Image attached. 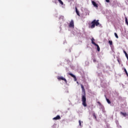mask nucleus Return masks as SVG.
I'll use <instances>...</instances> for the list:
<instances>
[{"label": "nucleus", "instance_id": "f257e3e1", "mask_svg": "<svg viewBox=\"0 0 128 128\" xmlns=\"http://www.w3.org/2000/svg\"><path fill=\"white\" fill-rule=\"evenodd\" d=\"M81 88L82 90V104L84 106H86L88 105L86 104V90H84V85L81 84Z\"/></svg>", "mask_w": 128, "mask_h": 128}, {"label": "nucleus", "instance_id": "f03ea898", "mask_svg": "<svg viewBox=\"0 0 128 128\" xmlns=\"http://www.w3.org/2000/svg\"><path fill=\"white\" fill-rule=\"evenodd\" d=\"M100 20H93L90 24H89V28H96V26H98L100 25Z\"/></svg>", "mask_w": 128, "mask_h": 128}, {"label": "nucleus", "instance_id": "7ed1b4c3", "mask_svg": "<svg viewBox=\"0 0 128 128\" xmlns=\"http://www.w3.org/2000/svg\"><path fill=\"white\" fill-rule=\"evenodd\" d=\"M57 78L58 80H64V82H65L66 84H68V81L66 80V78H64L63 76H58L57 77Z\"/></svg>", "mask_w": 128, "mask_h": 128}, {"label": "nucleus", "instance_id": "20e7f679", "mask_svg": "<svg viewBox=\"0 0 128 128\" xmlns=\"http://www.w3.org/2000/svg\"><path fill=\"white\" fill-rule=\"evenodd\" d=\"M70 28H74V20H72L69 24Z\"/></svg>", "mask_w": 128, "mask_h": 128}, {"label": "nucleus", "instance_id": "39448f33", "mask_svg": "<svg viewBox=\"0 0 128 128\" xmlns=\"http://www.w3.org/2000/svg\"><path fill=\"white\" fill-rule=\"evenodd\" d=\"M68 74H69V76H72V78H74V82H76L77 79H76V76H74V74H72V73H69Z\"/></svg>", "mask_w": 128, "mask_h": 128}, {"label": "nucleus", "instance_id": "423d86ee", "mask_svg": "<svg viewBox=\"0 0 128 128\" xmlns=\"http://www.w3.org/2000/svg\"><path fill=\"white\" fill-rule=\"evenodd\" d=\"M53 120H60V116L58 115L56 117L54 118Z\"/></svg>", "mask_w": 128, "mask_h": 128}, {"label": "nucleus", "instance_id": "0eeeda50", "mask_svg": "<svg viewBox=\"0 0 128 128\" xmlns=\"http://www.w3.org/2000/svg\"><path fill=\"white\" fill-rule=\"evenodd\" d=\"M92 4H93L95 8H98V4H96L94 1H92Z\"/></svg>", "mask_w": 128, "mask_h": 128}, {"label": "nucleus", "instance_id": "6e6552de", "mask_svg": "<svg viewBox=\"0 0 128 128\" xmlns=\"http://www.w3.org/2000/svg\"><path fill=\"white\" fill-rule=\"evenodd\" d=\"M94 46H96L97 47L98 52H100V46H98V44H96Z\"/></svg>", "mask_w": 128, "mask_h": 128}, {"label": "nucleus", "instance_id": "1a4fd4ad", "mask_svg": "<svg viewBox=\"0 0 128 128\" xmlns=\"http://www.w3.org/2000/svg\"><path fill=\"white\" fill-rule=\"evenodd\" d=\"M76 12L77 15L78 16H80V12H78V8L76 7Z\"/></svg>", "mask_w": 128, "mask_h": 128}, {"label": "nucleus", "instance_id": "9d476101", "mask_svg": "<svg viewBox=\"0 0 128 128\" xmlns=\"http://www.w3.org/2000/svg\"><path fill=\"white\" fill-rule=\"evenodd\" d=\"M92 44H94V46L96 44V42H94V38H92Z\"/></svg>", "mask_w": 128, "mask_h": 128}, {"label": "nucleus", "instance_id": "9b49d317", "mask_svg": "<svg viewBox=\"0 0 128 128\" xmlns=\"http://www.w3.org/2000/svg\"><path fill=\"white\" fill-rule=\"evenodd\" d=\"M120 114H122V116H126V113L120 112Z\"/></svg>", "mask_w": 128, "mask_h": 128}, {"label": "nucleus", "instance_id": "f8f14e48", "mask_svg": "<svg viewBox=\"0 0 128 128\" xmlns=\"http://www.w3.org/2000/svg\"><path fill=\"white\" fill-rule=\"evenodd\" d=\"M106 100L107 102H108L109 104H111L110 100H108V98H106Z\"/></svg>", "mask_w": 128, "mask_h": 128}, {"label": "nucleus", "instance_id": "ddd939ff", "mask_svg": "<svg viewBox=\"0 0 128 128\" xmlns=\"http://www.w3.org/2000/svg\"><path fill=\"white\" fill-rule=\"evenodd\" d=\"M58 2H60V4H62V6H63L64 4V2H62V0H58Z\"/></svg>", "mask_w": 128, "mask_h": 128}, {"label": "nucleus", "instance_id": "4468645a", "mask_svg": "<svg viewBox=\"0 0 128 128\" xmlns=\"http://www.w3.org/2000/svg\"><path fill=\"white\" fill-rule=\"evenodd\" d=\"M124 72H125V73L126 74L127 76H128V71H126V68H124Z\"/></svg>", "mask_w": 128, "mask_h": 128}, {"label": "nucleus", "instance_id": "2eb2a0df", "mask_svg": "<svg viewBox=\"0 0 128 128\" xmlns=\"http://www.w3.org/2000/svg\"><path fill=\"white\" fill-rule=\"evenodd\" d=\"M108 43L110 44V46H112V41L109 40L108 41Z\"/></svg>", "mask_w": 128, "mask_h": 128}, {"label": "nucleus", "instance_id": "dca6fc26", "mask_svg": "<svg viewBox=\"0 0 128 128\" xmlns=\"http://www.w3.org/2000/svg\"><path fill=\"white\" fill-rule=\"evenodd\" d=\"M124 52L126 56H128V53H126V52L125 50H124Z\"/></svg>", "mask_w": 128, "mask_h": 128}, {"label": "nucleus", "instance_id": "f3484780", "mask_svg": "<svg viewBox=\"0 0 128 128\" xmlns=\"http://www.w3.org/2000/svg\"><path fill=\"white\" fill-rule=\"evenodd\" d=\"M114 36L116 38H118V34L116 32L114 33Z\"/></svg>", "mask_w": 128, "mask_h": 128}, {"label": "nucleus", "instance_id": "a211bd4d", "mask_svg": "<svg viewBox=\"0 0 128 128\" xmlns=\"http://www.w3.org/2000/svg\"><path fill=\"white\" fill-rule=\"evenodd\" d=\"M78 122L80 126H82V122L80 121V120H79Z\"/></svg>", "mask_w": 128, "mask_h": 128}, {"label": "nucleus", "instance_id": "6ab92c4d", "mask_svg": "<svg viewBox=\"0 0 128 128\" xmlns=\"http://www.w3.org/2000/svg\"><path fill=\"white\" fill-rule=\"evenodd\" d=\"M93 116L94 117L95 120H96V114L94 113Z\"/></svg>", "mask_w": 128, "mask_h": 128}, {"label": "nucleus", "instance_id": "aec40b11", "mask_svg": "<svg viewBox=\"0 0 128 128\" xmlns=\"http://www.w3.org/2000/svg\"><path fill=\"white\" fill-rule=\"evenodd\" d=\"M60 18H62V20H64V16H60Z\"/></svg>", "mask_w": 128, "mask_h": 128}, {"label": "nucleus", "instance_id": "412c9836", "mask_svg": "<svg viewBox=\"0 0 128 128\" xmlns=\"http://www.w3.org/2000/svg\"><path fill=\"white\" fill-rule=\"evenodd\" d=\"M97 104H98L99 106H102V103H100V102H98Z\"/></svg>", "mask_w": 128, "mask_h": 128}, {"label": "nucleus", "instance_id": "4be33fe9", "mask_svg": "<svg viewBox=\"0 0 128 128\" xmlns=\"http://www.w3.org/2000/svg\"><path fill=\"white\" fill-rule=\"evenodd\" d=\"M93 62H96V59L94 58L93 60Z\"/></svg>", "mask_w": 128, "mask_h": 128}, {"label": "nucleus", "instance_id": "5701e85b", "mask_svg": "<svg viewBox=\"0 0 128 128\" xmlns=\"http://www.w3.org/2000/svg\"><path fill=\"white\" fill-rule=\"evenodd\" d=\"M106 2H110V0H106Z\"/></svg>", "mask_w": 128, "mask_h": 128}, {"label": "nucleus", "instance_id": "b1692460", "mask_svg": "<svg viewBox=\"0 0 128 128\" xmlns=\"http://www.w3.org/2000/svg\"><path fill=\"white\" fill-rule=\"evenodd\" d=\"M118 62H120V60H118Z\"/></svg>", "mask_w": 128, "mask_h": 128}, {"label": "nucleus", "instance_id": "393cba45", "mask_svg": "<svg viewBox=\"0 0 128 128\" xmlns=\"http://www.w3.org/2000/svg\"><path fill=\"white\" fill-rule=\"evenodd\" d=\"M77 84H78V82H77Z\"/></svg>", "mask_w": 128, "mask_h": 128}]
</instances>
